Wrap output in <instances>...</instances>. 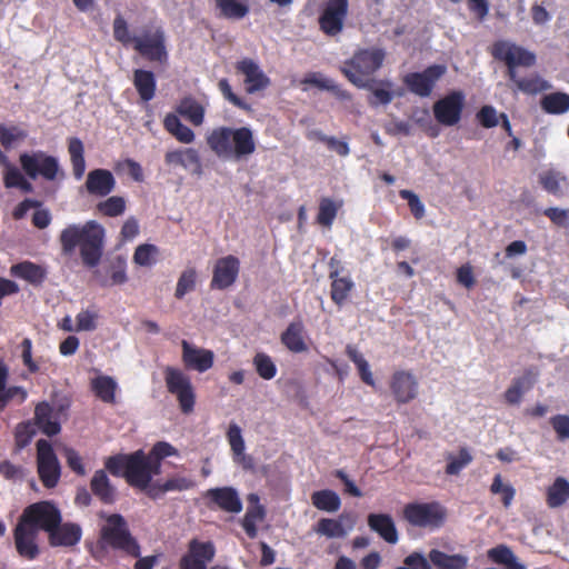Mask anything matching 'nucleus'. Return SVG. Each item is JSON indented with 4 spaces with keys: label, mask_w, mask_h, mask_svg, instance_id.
I'll return each mask as SVG.
<instances>
[{
    "label": "nucleus",
    "mask_w": 569,
    "mask_h": 569,
    "mask_svg": "<svg viewBox=\"0 0 569 569\" xmlns=\"http://www.w3.org/2000/svg\"><path fill=\"white\" fill-rule=\"evenodd\" d=\"M178 455V449L171 443L158 441L149 452L139 449L131 453L108 457L103 470L114 477H123L130 487L144 492L149 499L156 501L168 492L188 491L197 486L193 478L181 473H173L164 480H153V477L161 473L162 461Z\"/></svg>",
    "instance_id": "obj_1"
},
{
    "label": "nucleus",
    "mask_w": 569,
    "mask_h": 569,
    "mask_svg": "<svg viewBox=\"0 0 569 569\" xmlns=\"http://www.w3.org/2000/svg\"><path fill=\"white\" fill-rule=\"evenodd\" d=\"M104 229L94 220L83 226L69 224L60 233V244L64 254L72 253L77 247L83 264L94 268L103 252Z\"/></svg>",
    "instance_id": "obj_2"
},
{
    "label": "nucleus",
    "mask_w": 569,
    "mask_h": 569,
    "mask_svg": "<svg viewBox=\"0 0 569 569\" xmlns=\"http://www.w3.org/2000/svg\"><path fill=\"white\" fill-rule=\"evenodd\" d=\"M113 38L124 48H132L150 62L166 63L168 51L166 34L161 27L143 29L139 36H132L127 20L118 14L113 20Z\"/></svg>",
    "instance_id": "obj_3"
},
{
    "label": "nucleus",
    "mask_w": 569,
    "mask_h": 569,
    "mask_svg": "<svg viewBox=\"0 0 569 569\" xmlns=\"http://www.w3.org/2000/svg\"><path fill=\"white\" fill-rule=\"evenodd\" d=\"M206 140L211 151L221 159L239 161L256 151L253 131L249 127H217Z\"/></svg>",
    "instance_id": "obj_4"
},
{
    "label": "nucleus",
    "mask_w": 569,
    "mask_h": 569,
    "mask_svg": "<svg viewBox=\"0 0 569 569\" xmlns=\"http://www.w3.org/2000/svg\"><path fill=\"white\" fill-rule=\"evenodd\" d=\"M104 520L106 522L100 528L98 547L101 550L112 549L138 558L141 555V547L131 533L126 518L120 513H111L104 516Z\"/></svg>",
    "instance_id": "obj_5"
},
{
    "label": "nucleus",
    "mask_w": 569,
    "mask_h": 569,
    "mask_svg": "<svg viewBox=\"0 0 569 569\" xmlns=\"http://www.w3.org/2000/svg\"><path fill=\"white\" fill-rule=\"evenodd\" d=\"M385 51L379 48L361 49L355 52L351 59L343 62L340 71L358 88H369L368 79L382 66Z\"/></svg>",
    "instance_id": "obj_6"
},
{
    "label": "nucleus",
    "mask_w": 569,
    "mask_h": 569,
    "mask_svg": "<svg viewBox=\"0 0 569 569\" xmlns=\"http://www.w3.org/2000/svg\"><path fill=\"white\" fill-rule=\"evenodd\" d=\"M402 517L413 527L433 530L445 523L447 511L437 501L410 502L403 507Z\"/></svg>",
    "instance_id": "obj_7"
},
{
    "label": "nucleus",
    "mask_w": 569,
    "mask_h": 569,
    "mask_svg": "<svg viewBox=\"0 0 569 569\" xmlns=\"http://www.w3.org/2000/svg\"><path fill=\"white\" fill-rule=\"evenodd\" d=\"M20 519L38 532L41 530L48 533L51 529H54L56 525L61 522L62 515L53 501L42 500L29 505L23 510Z\"/></svg>",
    "instance_id": "obj_8"
},
{
    "label": "nucleus",
    "mask_w": 569,
    "mask_h": 569,
    "mask_svg": "<svg viewBox=\"0 0 569 569\" xmlns=\"http://www.w3.org/2000/svg\"><path fill=\"white\" fill-rule=\"evenodd\" d=\"M491 54L496 60L505 62L509 79H516L517 67L528 68L536 63L533 52L506 40L496 41L492 44Z\"/></svg>",
    "instance_id": "obj_9"
},
{
    "label": "nucleus",
    "mask_w": 569,
    "mask_h": 569,
    "mask_svg": "<svg viewBox=\"0 0 569 569\" xmlns=\"http://www.w3.org/2000/svg\"><path fill=\"white\" fill-rule=\"evenodd\" d=\"M164 381L168 391L177 397L181 411L183 413L192 412L196 393L190 378L180 369L167 367L164 369Z\"/></svg>",
    "instance_id": "obj_10"
},
{
    "label": "nucleus",
    "mask_w": 569,
    "mask_h": 569,
    "mask_svg": "<svg viewBox=\"0 0 569 569\" xmlns=\"http://www.w3.org/2000/svg\"><path fill=\"white\" fill-rule=\"evenodd\" d=\"M19 162L23 172L31 179L41 176L43 179L52 181L57 178L59 171L57 158L41 150L21 153Z\"/></svg>",
    "instance_id": "obj_11"
},
{
    "label": "nucleus",
    "mask_w": 569,
    "mask_h": 569,
    "mask_svg": "<svg viewBox=\"0 0 569 569\" xmlns=\"http://www.w3.org/2000/svg\"><path fill=\"white\" fill-rule=\"evenodd\" d=\"M36 446L39 478L46 488H54L60 479L61 469L52 445L46 439H39Z\"/></svg>",
    "instance_id": "obj_12"
},
{
    "label": "nucleus",
    "mask_w": 569,
    "mask_h": 569,
    "mask_svg": "<svg viewBox=\"0 0 569 569\" xmlns=\"http://www.w3.org/2000/svg\"><path fill=\"white\" fill-rule=\"evenodd\" d=\"M348 12V0H326L318 18L319 29L328 37L340 34Z\"/></svg>",
    "instance_id": "obj_13"
},
{
    "label": "nucleus",
    "mask_w": 569,
    "mask_h": 569,
    "mask_svg": "<svg viewBox=\"0 0 569 569\" xmlns=\"http://www.w3.org/2000/svg\"><path fill=\"white\" fill-rule=\"evenodd\" d=\"M446 71L447 69L445 66L432 64L421 72L407 73L402 81L411 93L426 98L432 93L436 83L446 73Z\"/></svg>",
    "instance_id": "obj_14"
},
{
    "label": "nucleus",
    "mask_w": 569,
    "mask_h": 569,
    "mask_svg": "<svg viewBox=\"0 0 569 569\" xmlns=\"http://www.w3.org/2000/svg\"><path fill=\"white\" fill-rule=\"evenodd\" d=\"M216 555V548L211 541L191 539L188 543V551L180 558V569H208Z\"/></svg>",
    "instance_id": "obj_15"
},
{
    "label": "nucleus",
    "mask_w": 569,
    "mask_h": 569,
    "mask_svg": "<svg viewBox=\"0 0 569 569\" xmlns=\"http://www.w3.org/2000/svg\"><path fill=\"white\" fill-rule=\"evenodd\" d=\"M240 272V260L233 256L217 259L212 269L210 288L212 290H226L230 288L238 279Z\"/></svg>",
    "instance_id": "obj_16"
},
{
    "label": "nucleus",
    "mask_w": 569,
    "mask_h": 569,
    "mask_svg": "<svg viewBox=\"0 0 569 569\" xmlns=\"http://www.w3.org/2000/svg\"><path fill=\"white\" fill-rule=\"evenodd\" d=\"M391 393L398 405H407L419 393V382L415 375L407 370H397L389 382Z\"/></svg>",
    "instance_id": "obj_17"
},
{
    "label": "nucleus",
    "mask_w": 569,
    "mask_h": 569,
    "mask_svg": "<svg viewBox=\"0 0 569 569\" xmlns=\"http://www.w3.org/2000/svg\"><path fill=\"white\" fill-rule=\"evenodd\" d=\"M207 507L220 509L228 513H239L242 510V500L233 487L210 488L203 493Z\"/></svg>",
    "instance_id": "obj_18"
},
{
    "label": "nucleus",
    "mask_w": 569,
    "mask_h": 569,
    "mask_svg": "<svg viewBox=\"0 0 569 569\" xmlns=\"http://www.w3.org/2000/svg\"><path fill=\"white\" fill-rule=\"evenodd\" d=\"M38 531L20 518L13 529V540L18 555L27 560H34L40 555L37 543Z\"/></svg>",
    "instance_id": "obj_19"
},
{
    "label": "nucleus",
    "mask_w": 569,
    "mask_h": 569,
    "mask_svg": "<svg viewBox=\"0 0 569 569\" xmlns=\"http://www.w3.org/2000/svg\"><path fill=\"white\" fill-rule=\"evenodd\" d=\"M435 119L443 126L456 124L462 111V92H452L433 104Z\"/></svg>",
    "instance_id": "obj_20"
},
{
    "label": "nucleus",
    "mask_w": 569,
    "mask_h": 569,
    "mask_svg": "<svg viewBox=\"0 0 569 569\" xmlns=\"http://www.w3.org/2000/svg\"><path fill=\"white\" fill-rule=\"evenodd\" d=\"M237 72L244 76L246 91L253 94L262 91L270 86L269 77L261 70L256 61L250 58H243L236 63Z\"/></svg>",
    "instance_id": "obj_21"
},
{
    "label": "nucleus",
    "mask_w": 569,
    "mask_h": 569,
    "mask_svg": "<svg viewBox=\"0 0 569 569\" xmlns=\"http://www.w3.org/2000/svg\"><path fill=\"white\" fill-rule=\"evenodd\" d=\"M48 542L51 547L71 548L77 546L82 538V528L76 522H60L48 533Z\"/></svg>",
    "instance_id": "obj_22"
},
{
    "label": "nucleus",
    "mask_w": 569,
    "mask_h": 569,
    "mask_svg": "<svg viewBox=\"0 0 569 569\" xmlns=\"http://www.w3.org/2000/svg\"><path fill=\"white\" fill-rule=\"evenodd\" d=\"M182 361L183 365L198 372H206L213 366L214 353L209 349L198 348L182 340Z\"/></svg>",
    "instance_id": "obj_23"
},
{
    "label": "nucleus",
    "mask_w": 569,
    "mask_h": 569,
    "mask_svg": "<svg viewBox=\"0 0 569 569\" xmlns=\"http://www.w3.org/2000/svg\"><path fill=\"white\" fill-rule=\"evenodd\" d=\"M33 425L48 437H53L61 431L58 413L47 401L39 402L34 408Z\"/></svg>",
    "instance_id": "obj_24"
},
{
    "label": "nucleus",
    "mask_w": 569,
    "mask_h": 569,
    "mask_svg": "<svg viewBox=\"0 0 569 569\" xmlns=\"http://www.w3.org/2000/svg\"><path fill=\"white\" fill-rule=\"evenodd\" d=\"M114 177L107 169H94L87 176L86 189L90 194L106 197L114 189Z\"/></svg>",
    "instance_id": "obj_25"
},
{
    "label": "nucleus",
    "mask_w": 569,
    "mask_h": 569,
    "mask_svg": "<svg viewBox=\"0 0 569 569\" xmlns=\"http://www.w3.org/2000/svg\"><path fill=\"white\" fill-rule=\"evenodd\" d=\"M369 528L386 542L395 545L399 536L392 517L388 513H370L367 518Z\"/></svg>",
    "instance_id": "obj_26"
},
{
    "label": "nucleus",
    "mask_w": 569,
    "mask_h": 569,
    "mask_svg": "<svg viewBox=\"0 0 569 569\" xmlns=\"http://www.w3.org/2000/svg\"><path fill=\"white\" fill-rule=\"evenodd\" d=\"M10 274L39 287L47 278V270L40 264L26 260L10 267Z\"/></svg>",
    "instance_id": "obj_27"
},
{
    "label": "nucleus",
    "mask_w": 569,
    "mask_h": 569,
    "mask_svg": "<svg viewBox=\"0 0 569 569\" xmlns=\"http://www.w3.org/2000/svg\"><path fill=\"white\" fill-rule=\"evenodd\" d=\"M90 489L92 495L104 505H112L117 499V489L103 469L94 471L90 481Z\"/></svg>",
    "instance_id": "obj_28"
},
{
    "label": "nucleus",
    "mask_w": 569,
    "mask_h": 569,
    "mask_svg": "<svg viewBox=\"0 0 569 569\" xmlns=\"http://www.w3.org/2000/svg\"><path fill=\"white\" fill-rule=\"evenodd\" d=\"M305 326L300 319L288 325L287 329L281 333L282 345L290 351L300 353L308 350L305 342Z\"/></svg>",
    "instance_id": "obj_29"
},
{
    "label": "nucleus",
    "mask_w": 569,
    "mask_h": 569,
    "mask_svg": "<svg viewBox=\"0 0 569 569\" xmlns=\"http://www.w3.org/2000/svg\"><path fill=\"white\" fill-rule=\"evenodd\" d=\"M132 83L142 101L148 102L154 98L157 80L152 71L144 69L133 70Z\"/></svg>",
    "instance_id": "obj_30"
},
{
    "label": "nucleus",
    "mask_w": 569,
    "mask_h": 569,
    "mask_svg": "<svg viewBox=\"0 0 569 569\" xmlns=\"http://www.w3.org/2000/svg\"><path fill=\"white\" fill-rule=\"evenodd\" d=\"M167 166H180L184 169H200L201 161L199 153L193 148L177 149L164 154Z\"/></svg>",
    "instance_id": "obj_31"
},
{
    "label": "nucleus",
    "mask_w": 569,
    "mask_h": 569,
    "mask_svg": "<svg viewBox=\"0 0 569 569\" xmlns=\"http://www.w3.org/2000/svg\"><path fill=\"white\" fill-rule=\"evenodd\" d=\"M248 500L250 503H254V506H250L247 509L241 525L247 536L253 539L258 535L257 522L263 520L266 511L263 506L259 505V497L256 493H250Z\"/></svg>",
    "instance_id": "obj_32"
},
{
    "label": "nucleus",
    "mask_w": 569,
    "mask_h": 569,
    "mask_svg": "<svg viewBox=\"0 0 569 569\" xmlns=\"http://www.w3.org/2000/svg\"><path fill=\"white\" fill-rule=\"evenodd\" d=\"M91 391L94 396L104 403H116V391L118 385L116 380L110 376L100 375L90 382Z\"/></svg>",
    "instance_id": "obj_33"
},
{
    "label": "nucleus",
    "mask_w": 569,
    "mask_h": 569,
    "mask_svg": "<svg viewBox=\"0 0 569 569\" xmlns=\"http://www.w3.org/2000/svg\"><path fill=\"white\" fill-rule=\"evenodd\" d=\"M177 112L193 126H201L204 120V107L193 97H183L177 106Z\"/></svg>",
    "instance_id": "obj_34"
},
{
    "label": "nucleus",
    "mask_w": 569,
    "mask_h": 569,
    "mask_svg": "<svg viewBox=\"0 0 569 569\" xmlns=\"http://www.w3.org/2000/svg\"><path fill=\"white\" fill-rule=\"evenodd\" d=\"M338 273L337 269L329 272V278L332 280L330 297L337 306L341 307L347 301L355 283L350 278H339Z\"/></svg>",
    "instance_id": "obj_35"
},
{
    "label": "nucleus",
    "mask_w": 569,
    "mask_h": 569,
    "mask_svg": "<svg viewBox=\"0 0 569 569\" xmlns=\"http://www.w3.org/2000/svg\"><path fill=\"white\" fill-rule=\"evenodd\" d=\"M219 16L229 20H241L250 11L247 0H214Z\"/></svg>",
    "instance_id": "obj_36"
},
{
    "label": "nucleus",
    "mask_w": 569,
    "mask_h": 569,
    "mask_svg": "<svg viewBox=\"0 0 569 569\" xmlns=\"http://www.w3.org/2000/svg\"><path fill=\"white\" fill-rule=\"evenodd\" d=\"M164 129L181 143H191L194 140V132L183 124L179 117L168 113L163 120Z\"/></svg>",
    "instance_id": "obj_37"
},
{
    "label": "nucleus",
    "mask_w": 569,
    "mask_h": 569,
    "mask_svg": "<svg viewBox=\"0 0 569 569\" xmlns=\"http://www.w3.org/2000/svg\"><path fill=\"white\" fill-rule=\"evenodd\" d=\"M68 151L72 164V171L76 179H81L86 171L84 147L79 138L68 140Z\"/></svg>",
    "instance_id": "obj_38"
},
{
    "label": "nucleus",
    "mask_w": 569,
    "mask_h": 569,
    "mask_svg": "<svg viewBox=\"0 0 569 569\" xmlns=\"http://www.w3.org/2000/svg\"><path fill=\"white\" fill-rule=\"evenodd\" d=\"M541 109L549 114H562L569 110V93L552 92L542 97Z\"/></svg>",
    "instance_id": "obj_39"
},
{
    "label": "nucleus",
    "mask_w": 569,
    "mask_h": 569,
    "mask_svg": "<svg viewBox=\"0 0 569 569\" xmlns=\"http://www.w3.org/2000/svg\"><path fill=\"white\" fill-rule=\"evenodd\" d=\"M311 502L318 510L327 512H336L341 506L340 497L330 489L315 491L311 495Z\"/></svg>",
    "instance_id": "obj_40"
},
{
    "label": "nucleus",
    "mask_w": 569,
    "mask_h": 569,
    "mask_svg": "<svg viewBox=\"0 0 569 569\" xmlns=\"http://www.w3.org/2000/svg\"><path fill=\"white\" fill-rule=\"evenodd\" d=\"M569 499V481L558 477L547 490V505L550 508H558Z\"/></svg>",
    "instance_id": "obj_41"
},
{
    "label": "nucleus",
    "mask_w": 569,
    "mask_h": 569,
    "mask_svg": "<svg viewBox=\"0 0 569 569\" xmlns=\"http://www.w3.org/2000/svg\"><path fill=\"white\" fill-rule=\"evenodd\" d=\"M108 273V278H101L99 280L101 287H113L126 283L128 281L126 260L118 257L109 267Z\"/></svg>",
    "instance_id": "obj_42"
},
{
    "label": "nucleus",
    "mask_w": 569,
    "mask_h": 569,
    "mask_svg": "<svg viewBox=\"0 0 569 569\" xmlns=\"http://www.w3.org/2000/svg\"><path fill=\"white\" fill-rule=\"evenodd\" d=\"M346 355L355 363L358 369L362 382L370 387H375V379L370 370V366L365 357L351 345L346 348Z\"/></svg>",
    "instance_id": "obj_43"
},
{
    "label": "nucleus",
    "mask_w": 569,
    "mask_h": 569,
    "mask_svg": "<svg viewBox=\"0 0 569 569\" xmlns=\"http://www.w3.org/2000/svg\"><path fill=\"white\" fill-rule=\"evenodd\" d=\"M431 567L438 569H462V556L447 555L438 549H432L429 552Z\"/></svg>",
    "instance_id": "obj_44"
},
{
    "label": "nucleus",
    "mask_w": 569,
    "mask_h": 569,
    "mask_svg": "<svg viewBox=\"0 0 569 569\" xmlns=\"http://www.w3.org/2000/svg\"><path fill=\"white\" fill-rule=\"evenodd\" d=\"M510 81L517 86L518 90L528 94H536L550 88V84L539 76L518 78L516 74V79H510Z\"/></svg>",
    "instance_id": "obj_45"
},
{
    "label": "nucleus",
    "mask_w": 569,
    "mask_h": 569,
    "mask_svg": "<svg viewBox=\"0 0 569 569\" xmlns=\"http://www.w3.org/2000/svg\"><path fill=\"white\" fill-rule=\"evenodd\" d=\"M490 492L501 497V502L505 508H509L511 506L516 496V489L509 482H503L502 477L499 473L493 477L490 486Z\"/></svg>",
    "instance_id": "obj_46"
},
{
    "label": "nucleus",
    "mask_w": 569,
    "mask_h": 569,
    "mask_svg": "<svg viewBox=\"0 0 569 569\" xmlns=\"http://www.w3.org/2000/svg\"><path fill=\"white\" fill-rule=\"evenodd\" d=\"M315 531L327 538H343L347 535L340 520L322 518L315 527Z\"/></svg>",
    "instance_id": "obj_47"
},
{
    "label": "nucleus",
    "mask_w": 569,
    "mask_h": 569,
    "mask_svg": "<svg viewBox=\"0 0 569 569\" xmlns=\"http://www.w3.org/2000/svg\"><path fill=\"white\" fill-rule=\"evenodd\" d=\"M339 207L332 199L322 198L319 202L317 222L320 226L330 228L337 217Z\"/></svg>",
    "instance_id": "obj_48"
},
{
    "label": "nucleus",
    "mask_w": 569,
    "mask_h": 569,
    "mask_svg": "<svg viewBox=\"0 0 569 569\" xmlns=\"http://www.w3.org/2000/svg\"><path fill=\"white\" fill-rule=\"evenodd\" d=\"M252 363L260 378L271 380L277 375V367L271 357L264 352H258L253 357Z\"/></svg>",
    "instance_id": "obj_49"
},
{
    "label": "nucleus",
    "mask_w": 569,
    "mask_h": 569,
    "mask_svg": "<svg viewBox=\"0 0 569 569\" xmlns=\"http://www.w3.org/2000/svg\"><path fill=\"white\" fill-rule=\"evenodd\" d=\"M376 81L371 79L369 81V90L372 92V98L369 99V104L371 107H377L379 104H389L393 99V93L390 90L392 87V83L390 81H381V84H383L386 88H373L372 83Z\"/></svg>",
    "instance_id": "obj_50"
},
{
    "label": "nucleus",
    "mask_w": 569,
    "mask_h": 569,
    "mask_svg": "<svg viewBox=\"0 0 569 569\" xmlns=\"http://www.w3.org/2000/svg\"><path fill=\"white\" fill-rule=\"evenodd\" d=\"M98 211L106 217L121 216L126 210V200L120 196H112L97 206Z\"/></svg>",
    "instance_id": "obj_51"
},
{
    "label": "nucleus",
    "mask_w": 569,
    "mask_h": 569,
    "mask_svg": "<svg viewBox=\"0 0 569 569\" xmlns=\"http://www.w3.org/2000/svg\"><path fill=\"white\" fill-rule=\"evenodd\" d=\"M28 132L18 126H4L0 123V143L3 148L9 149L16 141H22L27 138Z\"/></svg>",
    "instance_id": "obj_52"
},
{
    "label": "nucleus",
    "mask_w": 569,
    "mask_h": 569,
    "mask_svg": "<svg viewBox=\"0 0 569 569\" xmlns=\"http://www.w3.org/2000/svg\"><path fill=\"white\" fill-rule=\"evenodd\" d=\"M197 282V271L194 268H188L180 274L174 296L182 299L188 292L194 290Z\"/></svg>",
    "instance_id": "obj_53"
},
{
    "label": "nucleus",
    "mask_w": 569,
    "mask_h": 569,
    "mask_svg": "<svg viewBox=\"0 0 569 569\" xmlns=\"http://www.w3.org/2000/svg\"><path fill=\"white\" fill-rule=\"evenodd\" d=\"M313 137L318 141L325 143L329 150L335 151L340 157H346L350 152V148L347 140H338L337 138L327 136L321 131H315Z\"/></svg>",
    "instance_id": "obj_54"
},
{
    "label": "nucleus",
    "mask_w": 569,
    "mask_h": 569,
    "mask_svg": "<svg viewBox=\"0 0 569 569\" xmlns=\"http://www.w3.org/2000/svg\"><path fill=\"white\" fill-rule=\"evenodd\" d=\"M218 88L223 98L229 101L234 107L244 110L247 112H250L252 110L251 106L247 103L242 98L238 97L233 91L229 83V80L226 78H222L218 82Z\"/></svg>",
    "instance_id": "obj_55"
},
{
    "label": "nucleus",
    "mask_w": 569,
    "mask_h": 569,
    "mask_svg": "<svg viewBox=\"0 0 569 569\" xmlns=\"http://www.w3.org/2000/svg\"><path fill=\"white\" fill-rule=\"evenodd\" d=\"M157 253L158 248L154 244L143 243L136 248L133 253V261L136 264L150 267L154 263V256Z\"/></svg>",
    "instance_id": "obj_56"
},
{
    "label": "nucleus",
    "mask_w": 569,
    "mask_h": 569,
    "mask_svg": "<svg viewBox=\"0 0 569 569\" xmlns=\"http://www.w3.org/2000/svg\"><path fill=\"white\" fill-rule=\"evenodd\" d=\"M27 397L28 392L23 387H4V389L0 390V410H3L8 403L14 399L17 400V403L21 405L27 400Z\"/></svg>",
    "instance_id": "obj_57"
},
{
    "label": "nucleus",
    "mask_w": 569,
    "mask_h": 569,
    "mask_svg": "<svg viewBox=\"0 0 569 569\" xmlns=\"http://www.w3.org/2000/svg\"><path fill=\"white\" fill-rule=\"evenodd\" d=\"M34 427L36 426L33 425L32 421L20 422L17 426L14 439L16 445L19 449L27 447L31 442L33 436L36 435Z\"/></svg>",
    "instance_id": "obj_58"
},
{
    "label": "nucleus",
    "mask_w": 569,
    "mask_h": 569,
    "mask_svg": "<svg viewBox=\"0 0 569 569\" xmlns=\"http://www.w3.org/2000/svg\"><path fill=\"white\" fill-rule=\"evenodd\" d=\"M227 439L233 456L239 457V455H242L246 448L244 440L241 435V428L237 423L232 422L229 425Z\"/></svg>",
    "instance_id": "obj_59"
},
{
    "label": "nucleus",
    "mask_w": 569,
    "mask_h": 569,
    "mask_svg": "<svg viewBox=\"0 0 569 569\" xmlns=\"http://www.w3.org/2000/svg\"><path fill=\"white\" fill-rule=\"evenodd\" d=\"M488 557L491 561L498 565L509 566L516 561L512 550L506 545H498L488 550Z\"/></svg>",
    "instance_id": "obj_60"
},
{
    "label": "nucleus",
    "mask_w": 569,
    "mask_h": 569,
    "mask_svg": "<svg viewBox=\"0 0 569 569\" xmlns=\"http://www.w3.org/2000/svg\"><path fill=\"white\" fill-rule=\"evenodd\" d=\"M563 178L560 177V174L556 171H546L539 176V181L542 186V188L548 191L549 193L553 196H560V181Z\"/></svg>",
    "instance_id": "obj_61"
},
{
    "label": "nucleus",
    "mask_w": 569,
    "mask_h": 569,
    "mask_svg": "<svg viewBox=\"0 0 569 569\" xmlns=\"http://www.w3.org/2000/svg\"><path fill=\"white\" fill-rule=\"evenodd\" d=\"M399 196L401 199L408 201L410 211L416 219L419 220L425 217V204L421 202V200L415 192L405 189L399 191Z\"/></svg>",
    "instance_id": "obj_62"
},
{
    "label": "nucleus",
    "mask_w": 569,
    "mask_h": 569,
    "mask_svg": "<svg viewBox=\"0 0 569 569\" xmlns=\"http://www.w3.org/2000/svg\"><path fill=\"white\" fill-rule=\"evenodd\" d=\"M550 425L556 432L558 441H566L569 439V416L556 415L550 418Z\"/></svg>",
    "instance_id": "obj_63"
},
{
    "label": "nucleus",
    "mask_w": 569,
    "mask_h": 569,
    "mask_svg": "<svg viewBox=\"0 0 569 569\" xmlns=\"http://www.w3.org/2000/svg\"><path fill=\"white\" fill-rule=\"evenodd\" d=\"M403 563V567H397L396 569H431L429 557L426 558L420 552L410 553L405 558Z\"/></svg>",
    "instance_id": "obj_64"
}]
</instances>
